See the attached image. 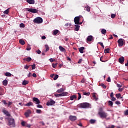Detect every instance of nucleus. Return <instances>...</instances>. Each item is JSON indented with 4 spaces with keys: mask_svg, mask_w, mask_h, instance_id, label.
I'll use <instances>...</instances> for the list:
<instances>
[{
    "mask_svg": "<svg viewBox=\"0 0 128 128\" xmlns=\"http://www.w3.org/2000/svg\"><path fill=\"white\" fill-rule=\"evenodd\" d=\"M104 112V109H102V108H99V112Z\"/></svg>",
    "mask_w": 128,
    "mask_h": 128,
    "instance_id": "de8ad7c7",
    "label": "nucleus"
},
{
    "mask_svg": "<svg viewBox=\"0 0 128 128\" xmlns=\"http://www.w3.org/2000/svg\"><path fill=\"white\" fill-rule=\"evenodd\" d=\"M78 100H80V98H82V95L80 94V93H78Z\"/></svg>",
    "mask_w": 128,
    "mask_h": 128,
    "instance_id": "8fccbe9b",
    "label": "nucleus"
},
{
    "mask_svg": "<svg viewBox=\"0 0 128 128\" xmlns=\"http://www.w3.org/2000/svg\"><path fill=\"white\" fill-rule=\"evenodd\" d=\"M24 60H25L26 62H30V60H32V58L30 57H28L27 58H24Z\"/></svg>",
    "mask_w": 128,
    "mask_h": 128,
    "instance_id": "6ab92c4d",
    "label": "nucleus"
},
{
    "mask_svg": "<svg viewBox=\"0 0 128 128\" xmlns=\"http://www.w3.org/2000/svg\"><path fill=\"white\" fill-rule=\"evenodd\" d=\"M64 90V88H60V89H58V90H57V92L58 94H60L62 92H63Z\"/></svg>",
    "mask_w": 128,
    "mask_h": 128,
    "instance_id": "412c9836",
    "label": "nucleus"
},
{
    "mask_svg": "<svg viewBox=\"0 0 128 128\" xmlns=\"http://www.w3.org/2000/svg\"><path fill=\"white\" fill-rule=\"evenodd\" d=\"M58 32H60V31L58 30H54V32H53V34L54 36H56V34H58Z\"/></svg>",
    "mask_w": 128,
    "mask_h": 128,
    "instance_id": "b1692460",
    "label": "nucleus"
},
{
    "mask_svg": "<svg viewBox=\"0 0 128 128\" xmlns=\"http://www.w3.org/2000/svg\"><path fill=\"white\" fill-rule=\"evenodd\" d=\"M28 84V81H26V80H24L22 82V86H26V84Z\"/></svg>",
    "mask_w": 128,
    "mask_h": 128,
    "instance_id": "5701e85b",
    "label": "nucleus"
},
{
    "mask_svg": "<svg viewBox=\"0 0 128 128\" xmlns=\"http://www.w3.org/2000/svg\"><path fill=\"white\" fill-rule=\"evenodd\" d=\"M27 122H25L24 121H22V122H21V124L22 126H26V124Z\"/></svg>",
    "mask_w": 128,
    "mask_h": 128,
    "instance_id": "7c9ffc66",
    "label": "nucleus"
},
{
    "mask_svg": "<svg viewBox=\"0 0 128 128\" xmlns=\"http://www.w3.org/2000/svg\"><path fill=\"white\" fill-rule=\"evenodd\" d=\"M30 112H25L24 116L26 118H28L30 116Z\"/></svg>",
    "mask_w": 128,
    "mask_h": 128,
    "instance_id": "473e14b6",
    "label": "nucleus"
},
{
    "mask_svg": "<svg viewBox=\"0 0 128 128\" xmlns=\"http://www.w3.org/2000/svg\"><path fill=\"white\" fill-rule=\"evenodd\" d=\"M27 12H32V14H37L38 10L36 8H27Z\"/></svg>",
    "mask_w": 128,
    "mask_h": 128,
    "instance_id": "0eeeda50",
    "label": "nucleus"
},
{
    "mask_svg": "<svg viewBox=\"0 0 128 128\" xmlns=\"http://www.w3.org/2000/svg\"><path fill=\"white\" fill-rule=\"evenodd\" d=\"M101 32L102 34H104L106 33V29H102Z\"/></svg>",
    "mask_w": 128,
    "mask_h": 128,
    "instance_id": "72a5a7b5",
    "label": "nucleus"
},
{
    "mask_svg": "<svg viewBox=\"0 0 128 128\" xmlns=\"http://www.w3.org/2000/svg\"><path fill=\"white\" fill-rule=\"evenodd\" d=\"M116 96L117 98H120V96H122V94H116Z\"/></svg>",
    "mask_w": 128,
    "mask_h": 128,
    "instance_id": "4c0bfd02",
    "label": "nucleus"
},
{
    "mask_svg": "<svg viewBox=\"0 0 128 128\" xmlns=\"http://www.w3.org/2000/svg\"><path fill=\"white\" fill-rule=\"evenodd\" d=\"M94 40V36H92V35H90L87 37L86 39V42H88V44H90V42H92Z\"/></svg>",
    "mask_w": 128,
    "mask_h": 128,
    "instance_id": "20e7f679",
    "label": "nucleus"
},
{
    "mask_svg": "<svg viewBox=\"0 0 128 128\" xmlns=\"http://www.w3.org/2000/svg\"><path fill=\"white\" fill-rule=\"evenodd\" d=\"M26 50H32V48H30V46H28Z\"/></svg>",
    "mask_w": 128,
    "mask_h": 128,
    "instance_id": "052dcab7",
    "label": "nucleus"
},
{
    "mask_svg": "<svg viewBox=\"0 0 128 128\" xmlns=\"http://www.w3.org/2000/svg\"><path fill=\"white\" fill-rule=\"evenodd\" d=\"M33 22L34 24H42V18L40 17H37L34 20Z\"/></svg>",
    "mask_w": 128,
    "mask_h": 128,
    "instance_id": "7ed1b4c3",
    "label": "nucleus"
},
{
    "mask_svg": "<svg viewBox=\"0 0 128 128\" xmlns=\"http://www.w3.org/2000/svg\"><path fill=\"white\" fill-rule=\"evenodd\" d=\"M84 47H80L78 48V50L80 54H84Z\"/></svg>",
    "mask_w": 128,
    "mask_h": 128,
    "instance_id": "f3484780",
    "label": "nucleus"
},
{
    "mask_svg": "<svg viewBox=\"0 0 128 128\" xmlns=\"http://www.w3.org/2000/svg\"><path fill=\"white\" fill-rule=\"evenodd\" d=\"M92 98H94V100H98V98H96V93L93 92L92 93Z\"/></svg>",
    "mask_w": 128,
    "mask_h": 128,
    "instance_id": "2eb2a0df",
    "label": "nucleus"
},
{
    "mask_svg": "<svg viewBox=\"0 0 128 128\" xmlns=\"http://www.w3.org/2000/svg\"><path fill=\"white\" fill-rule=\"evenodd\" d=\"M54 60H56L52 58H50V62H54Z\"/></svg>",
    "mask_w": 128,
    "mask_h": 128,
    "instance_id": "864d4df0",
    "label": "nucleus"
},
{
    "mask_svg": "<svg viewBox=\"0 0 128 128\" xmlns=\"http://www.w3.org/2000/svg\"><path fill=\"white\" fill-rule=\"evenodd\" d=\"M118 46H120V47L122 46H124V40L122 39V38H120L118 40Z\"/></svg>",
    "mask_w": 128,
    "mask_h": 128,
    "instance_id": "423d86ee",
    "label": "nucleus"
},
{
    "mask_svg": "<svg viewBox=\"0 0 128 128\" xmlns=\"http://www.w3.org/2000/svg\"><path fill=\"white\" fill-rule=\"evenodd\" d=\"M37 108H42V105H40V104H38L37 105Z\"/></svg>",
    "mask_w": 128,
    "mask_h": 128,
    "instance_id": "13d9d810",
    "label": "nucleus"
},
{
    "mask_svg": "<svg viewBox=\"0 0 128 128\" xmlns=\"http://www.w3.org/2000/svg\"><path fill=\"white\" fill-rule=\"evenodd\" d=\"M116 98L114 97H112V98H111V100H112V102H114V100H116Z\"/></svg>",
    "mask_w": 128,
    "mask_h": 128,
    "instance_id": "4d7b16f0",
    "label": "nucleus"
},
{
    "mask_svg": "<svg viewBox=\"0 0 128 128\" xmlns=\"http://www.w3.org/2000/svg\"><path fill=\"white\" fill-rule=\"evenodd\" d=\"M32 104H34L32 102H29L27 104H26L24 106H32Z\"/></svg>",
    "mask_w": 128,
    "mask_h": 128,
    "instance_id": "4be33fe9",
    "label": "nucleus"
},
{
    "mask_svg": "<svg viewBox=\"0 0 128 128\" xmlns=\"http://www.w3.org/2000/svg\"><path fill=\"white\" fill-rule=\"evenodd\" d=\"M26 2H28L30 4H34V0H26Z\"/></svg>",
    "mask_w": 128,
    "mask_h": 128,
    "instance_id": "4468645a",
    "label": "nucleus"
},
{
    "mask_svg": "<svg viewBox=\"0 0 128 128\" xmlns=\"http://www.w3.org/2000/svg\"><path fill=\"white\" fill-rule=\"evenodd\" d=\"M58 74L54 75V80H58Z\"/></svg>",
    "mask_w": 128,
    "mask_h": 128,
    "instance_id": "ea45409f",
    "label": "nucleus"
},
{
    "mask_svg": "<svg viewBox=\"0 0 128 128\" xmlns=\"http://www.w3.org/2000/svg\"><path fill=\"white\" fill-rule=\"evenodd\" d=\"M106 80L108 82H110V77H108Z\"/></svg>",
    "mask_w": 128,
    "mask_h": 128,
    "instance_id": "6e6d98bb",
    "label": "nucleus"
},
{
    "mask_svg": "<svg viewBox=\"0 0 128 128\" xmlns=\"http://www.w3.org/2000/svg\"><path fill=\"white\" fill-rule=\"evenodd\" d=\"M30 126H31L30 124H28V123L26 124V127H27L28 128H30Z\"/></svg>",
    "mask_w": 128,
    "mask_h": 128,
    "instance_id": "09e8293b",
    "label": "nucleus"
},
{
    "mask_svg": "<svg viewBox=\"0 0 128 128\" xmlns=\"http://www.w3.org/2000/svg\"><path fill=\"white\" fill-rule=\"evenodd\" d=\"M68 92H63L62 94H58L59 98L60 96H68Z\"/></svg>",
    "mask_w": 128,
    "mask_h": 128,
    "instance_id": "ddd939ff",
    "label": "nucleus"
},
{
    "mask_svg": "<svg viewBox=\"0 0 128 128\" xmlns=\"http://www.w3.org/2000/svg\"><path fill=\"white\" fill-rule=\"evenodd\" d=\"M54 104H56V102L51 99L50 101L47 102L46 106H53Z\"/></svg>",
    "mask_w": 128,
    "mask_h": 128,
    "instance_id": "1a4fd4ad",
    "label": "nucleus"
},
{
    "mask_svg": "<svg viewBox=\"0 0 128 128\" xmlns=\"http://www.w3.org/2000/svg\"><path fill=\"white\" fill-rule=\"evenodd\" d=\"M4 114L6 115L5 118L6 119L8 120V126L12 128H16V122H14V120L12 118V116H10V112H4Z\"/></svg>",
    "mask_w": 128,
    "mask_h": 128,
    "instance_id": "f257e3e1",
    "label": "nucleus"
},
{
    "mask_svg": "<svg viewBox=\"0 0 128 128\" xmlns=\"http://www.w3.org/2000/svg\"><path fill=\"white\" fill-rule=\"evenodd\" d=\"M68 119L72 122H75V120H76L77 118L76 116H69Z\"/></svg>",
    "mask_w": 128,
    "mask_h": 128,
    "instance_id": "9d476101",
    "label": "nucleus"
},
{
    "mask_svg": "<svg viewBox=\"0 0 128 128\" xmlns=\"http://www.w3.org/2000/svg\"><path fill=\"white\" fill-rule=\"evenodd\" d=\"M33 102H34L36 104H40V100L36 97H34L33 98Z\"/></svg>",
    "mask_w": 128,
    "mask_h": 128,
    "instance_id": "9b49d317",
    "label": "nucleus"
},
{
    "mask_svg": "<svg viewBox=\"0 0 128 128\" xmlns=\"http://www.w3.org/2000/svg\"><path fill=\"white\" fill-rule=\"evenodd\" d=\"M83 94L84 96H90V92H84Z\"/></svg>",
    "mask_w": 128,
    "mask_h": 128,
    "instance_id": "79ce46f5",
    "label": "nucleus"
},
{
    "mask_svg": "<svg viewBox=\"0 0 128 128\" xmlns=\"http://www.w3.org/2000/svg\"><path fill=\"white\" fill-rule=\"evenodd\" d=\"M45 48H46V52H48V50H50V47L48 44L45 45Z\"/></svg>",
    "mask_w": 128,
    "mask_h": 128,
    "instance_id": "e433bc0d",
    "label": "nucleus"
},
{
    "mask_svg": "<svg viewBox=\"0 0 128 128\" xmlns=\"http://www.w3.org/2000/svg\"><path fill=\"white\" fill-rule=\"evenodd\" d=\"M2 84L4 86H8V80H4L2 82Z\"/></svg>",
    "mask_w": 128,
    "mask_h": 128,
    "instance_id": "a878e982",
    "label": "nucleus"
},
{
    "mask_svg": "<svg viewBox=\"0 0 128 128\" xmlns=\"http://www.w3.org/2000/svg\"><path fill=\"white\" fill-rule=\"evenodd\" d=\"M74 98H76V94H74L70 96V100H74Z\"/></svg>",
    "mask_w": 128,
    "mask_h": 128,
    "instance_id": "aec40b11",
    "label": "nucleus"
},
{
    "mask_svg": "<svg viewBox=\"0 0 128 128\" xmlns=\"http://www.w3.org/2000/svg\"><path fill=\"white\" fill-rule=\"evenodd\" d=\"M98 44L101 46L103 48H104V44L102 42H98Z\"/></svg>",
    "mask_w": 128,
    "mask_h": 128,
    "instance_id": "37998d69",
    "label": "nucleus"
},
{
    "mask_svg": "<svg viewBox=\"0 0 128 128\" xmlns=\"http://www.w3.org/2000/svg\"><path fill=\"white\" fill-rule=\"evenodd\" d=\"M116 14H111L112 18H116Z\"/></svg>",
    "mask_w": 128,
    "mask_h": 128,
    "instance_id": "c03bdc74",
    "label": "nucleus"
},
{
    "mask_svg": "<svg viewBox=\"0 0 128 128\" xmlns=\"http://www.w3.org/2000/svg\"><path fill=\"white\" fill-rule=\"evenodd\" d=\"M2 102L4 104H8V103L6 100H3Z\"/></svg>",
    "mask_w": 128,
    "mask_h": 128,
    "instance_id": "e2e57ef3",
    "label": "nucleus"
},
{
    "mask_svg": "<svg viewBox=\"0 0 128 128\" xmlns=\"http://www.w3.org/2000/svg\"><path fill=\"white\" fill-rule=\"evenodd\" d=\"M56 66H58V63L53 64H52V68H56Z\"/></svg>",
    "mask_w": 128,
    "mask_h": 128,
    "instance_id": "49530a36",
    "label": "nucleus"
},
{
    "mask_svg": "<svg viewBox=\"0 0 128 128\" xmlns=\"http://www.w3.org/2000/svg\"><path fill=\"white\" fill-rule=\"evenodd\" d=\"M115 104H120V102L118 100H117L115 102Z\"/></svg>",
    "mask_w": 128,
    "mask_h": 128,
    "instance_id": "5fc2aeb1",
    "label": "nucleus"
},
{
    "mask_svg": "<svg viewBox=\"0 0 128 128\" xmlns=\"http://www.w3.org/2000/svg\"><path fill=\"white\" fill-rule=\"evenodd\" d=\"M20 28H26V26L24 24V23H21L20 24Z\"/></svg>",
    "mask_w": 128,
    "mask_h": 128,
    "instance_id": "a19ab883",
    "label": "nucleus"
},
{
    "mask_svg": "<svg viewBox=\"0 0 128 128\" xmlns=\"http://www.w3.org/2000/svg\"><path fill=\"white\" fill-rule=\"evenodd\" d=\"M118 62L121 64H122L124 62V56H121L118 59Z\"/></svg>",
    "mask_w": 128,
    "mask_h": 128,
    "instance_id": "f8f14e48",
    "label": "nucleus"
},
{
    "mask_svg": "<svg viewBox=\"0 0 128 128\" xmlns=\"http://www.w3.org/2000/svg\"><path fill=\"white\" fill-rule=\"evenodd\" d=\"M5 76H12V74H10L8 72H6L5 74Z\"/></svg>",
    "mask_w": 128,
    "mask_h": 128,
    "instance_id": "2f4dec72",
    "label": "nucleus"
},
{
    "mask_svg": "<svg viewBox=\"0 0 128 128\" xmlns=\"http://www.w3.org/2000/svg\"><path fill=\"white\" fill-rule=\"evenodd\" d=\"M8 12H10V8L6 10L4 12V14H8Z\"/></svg>",
    "mask_w": 128,
    "mask_h": 128,
    "instance_id": "c85d7f7f",
    "label": "nucleus"
},
{
    "mask_svg": "<svg viewBox=\"0 0 128 128\" xmlns=\"http://www.w3.org/2000/svg\"><path fill=\"white\" fill-rule=\"evenodd\" d=\"M59 50L60 52H66V48H64L62 46H59Z\"/></svg>",
    "mask_w": 128,
    "mask_h": 128,
    "instance_id": "dca6fc26",
    "label": "nucleus"
},
{
    "mask_svg": "<svg viewBox=\"0 0 128 128\" xmlns=\"http://www.w3.org/2000/svg\"><path fill=\"white\" fill-rule=\"evenodd\" d=\"M98 115L101 118H106L107 116V114L105 112H99Z\"/></svg>",
    "mask_w": 128,
    "mask_h": 128,
    "instance_id": "6e6552de",
    "label": "nucleus"
},
{
    "mask_svg": "<svg viewBox=\"0 0 128 128\" xmlns=\"http://www.w3.org/2000/svg\"><path fill=\"white\" fill-rule=\"evenodd\" d=\"M4 89L0 87V96H2L4 94Z\"/></svg>",
    "mask_w": 128,
    "mask_h": 128,
    "instance_id": "393cba45",
    "label": "nucleus"
},
{
    "mask_svg": "<svg viewBox=\"0 0 128 128\" xmlns=\"http://www.w3.org/2000/svg\"><path fill=\"white\" fill-rule=\"evenodd\" d=\"M110 50V48H107L104 50V53L105 54H109Z\"/></svg>",
    "mask_w": 128,
    "mask_h": 128,
    "instance_id": "cd10ccee",
    "label": "nucleus"
},
{
    "mask_svg": "<svg viewBox=\"0 0 128 128\" xmlns=\"http://www.w3.org/2000/svg\"><path fill=\"white\" fill-rule=\"evenodd\" d=\"M78 106L82 108H88L90 106V104L88 102H83L79 104Z\"/></svg>",
    "mask_w": 128,
    "mask_h": 128,
    "instance_id": "f03ea898",
    "label": "nucleus"
},
{
    "mask_svg": "<svg viewBox=\"0 0 128 128\" xmlns=\"http://www.w3.org/2000/svg\"><path fill=\"white\" fill-rule=\"evenodd\" d=\"M85 9L86 10H87V12H90V8L88 6L85 7Z\"/></svg>",
    "mask_w": 128,
    "mask_h": 128,
    "instance_id": "c756f323",
    "label": "nucleus"
},
{
    "mask_svg": "<svg viewBox=\"0 0 128 128\" xmlns=\"http://www.w3.org/2000/svg\"><path fill=\"white\" fill-rule=\"evenodd\" d=\"M32 76L33 78H36V73H33Z\"/></svg>",
    "mask_w": 128,
    "mask_h": 128,
    "instance_id": "bf43d9fd",
    "label": "nucleus"
},
{
    "mask_svg": "<svg viewBox=\"0 0 128 128\" xmlns=\"http://www.w3.org/2000/svg\"><path fill=\"white\" fill-rule=\"evenodd\" d=\"M90 122L91 124H94L96 122V120H93V119H91L90 120Z\"/></svg>",
    "mask_w": 128,
    "mask_h": 128,
    "instance_id": "f704fd0d",
    "label": "nucleus"
},
{
    "mask_svg": "<svg viewBox=\"0 0 128 128\" xmlns=\"http://www.w3.org/2000/svg\"><path fill=\"white\" fill-rule=\"evenodd\" d=\"M110 96L111 98H114V92H111L110 94Z\"/></svg>",
    "mask_w": 128,
    "mask_h": 128,
    "instance_id": "0e129e2a",
    "label": "nucleus"
},
{
    "mask_svg": "<svg viewBox=\"0 0 128 128\" xmlns=\"http://www.w3.org/2000/svg\"><path fill=\"white\" fill-rule=\"evenodd\" d=\"M30 66H32V70H36V64H34L32 65H30Z\"/></svg>",
    "mask_w": 128,
    "mask_h": 128,
    "instance_id": "58836bf2",
    "label": "nucleus"
},
{
    "mask_svg": "<svg viewBox=\"0 0 128 128\" xmlns=\"http://www.w3.org/2000/svg\"><path fill=\"white\" fill-rule=\"evenodd\" d=\"M8 104V106H11V104H12V102H8V104Z\"/></svg>",
    "mask_w": 128,
    "mask_h": 128,
    "instance_id": "3c124183",
    "label": "nucleus"
},
{
    "mask_svg": "<svg viewBox=\"0 0 128 128\" xmlns=\"http://www.w3.org/2000/svg\"><path fill=\"white\" fill-rule=\"evenodd\" d=\"M82 62V59H80L78 61V64H81Z\"/></svg>",
    "mask_w": 128,
    "mask_h": 128,
    "instance_id": "680f3d73",
    "label": "nucleus"
},
{
    "mask_svg": "<svg viewBox=\"0 0 128 128\" xmlns=\"http://www.w3.org/2000/svg\"><path fill=\"white\" fill-rule=\"evenodd\" d=\"M108 106H112L113 104H114V102H112L109 100L108 102Z\"/></svg>",
    "mask_w": 128,
    "mask_h": 128,
    "instance_id": "c9c22d12",
    "label": "nucleus"
},
{
    "mask_svg": "<svg viewBox=\"0 0 128 128\" xmlns=\"http://www.w3.org/2000/svg\"><path fill=\"white\" fill-rule=\"evenodd\" d=\"M80 26L78 25H75V30L78 32L80 30Z\"/></svg>",
    "mask_w": 128,
    "mask_h": 128,
    "instance_id": "bb28decb",
    "label": "nucleus"
},
{
    "mask_svg": "<svg viewBox=\"0 0 128 128\" xmlns=\"http://www.w3.org/2000/svg\"><path fill=\"white\" fill-rule=\"evenodd\" d=\"M101 86H102V88H106V85H104V84L102 83L100 84Z\"/></svg>",
    "mask_w": 128,
    "mask_h": 128,
    "instance_id": "a18cd8bd",
    "label": "nucleus"
},
{
    "mask_svg": "<svg viewBox=\"0 0 128 128\" xmlns=\"http://www.w3.org/2000/svg\"><path fill=\"white\" fill-rule=\"evenodd\" d=\"M106 128H114V126L112 125V126H108Z\"/></svg>",
    "mask_w": 128,
    "mask_h": 128,
    "instance_id": "774afa93",
    "label": "nucleus"
},
{
    "mask_svg": "<svg viewBox=\"0 0 128 128\" xmlns=\"http://www.w3.org/2000/svg\"><path fill=\"white\" fill-rule=\"evenodd\" d=\"M30 66H27V65H26L24 67V68L26 69V70H28V68H30Z\"/></svg>",
    "mask_w": 128,
    "mask_h": 128,
    "instance_id": "603ef678",
    "label": "nucleus"
},
{
    "mask_svg": "<svg viewBox=\"0 0 128 128\" xmlns=\"http://www.w3.org/2000/svg\"><path fill=\"white\" fill-rule=\"evenodd\" d=\"M116 86H118V88H122V86L120 85V84H116Z\"/></svg>",
    "mask_w": 128,
    "mask_h": 128,
    "instance_id": "69168bd1",
    "label": "nucleus"
},
{
    "mask_svg": "<svg viewBox=\"0 0 128 128\" xmlns=\"http://www.w3.org/2000/svg\"><path fill=\"white\" fill-rule=\"evenodd\" d=\"M80 16H76L74 18V22L76 24H82V22H80Z\"/></svg>",
    "mask_w": 128,
    "mask_h": 128,
    "instance_id": "39448f33",
    "label": "nucleus"
},
{
    "mask_svg": "<svg viewBox=\"0 0 128 128\" xmlns=\"http://www.w3.org/2000/svg\"><path fill=\"white\" fill-rule=\"evenodd\" d=\"M124 90V88H119L118 91L119 92H122Z\"/></svg>",
    "mask_w": 128,
    "mask_h": 128,
    "instance_id": "338daca9",
    "label": "nucleus"
},
{
    "mask_svg": "<svg viewBox=\"0 0 128 128\" xmlns=\"http://www.w3.org/2000/svg\"><path fill=\"white\" fill-rule=\"evenodd\" d=\"M19 42L22 46H24V44H26V42H24V40H22V39L20 40H19Z\"/></svg>",
    "mask_w": 128,
    "mask_h": 128,
    "instance_id": "a211bd4d",
    "label": "nucleus"
}]
</instances>
